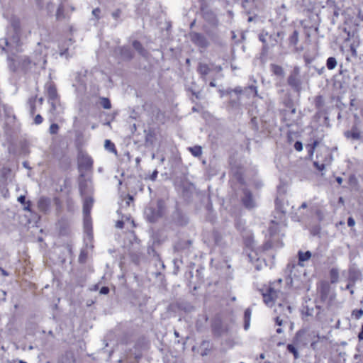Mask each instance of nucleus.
I'll return each instance as SVG.
<instances>
[{"instance_id": "nucleus-55", "label": "nucleus", "mask_w": 363, "mask_h": 363, "mask_svg": "<svg viewBox=\"0 0 363 363\" xmlns=\"http://www.w3.org/2000/svg\"><path fill=\"white\" fill-rule=\"evenodd\" d=\"M268 50H269V46H268V44H264L262 45V55H265L267 54L268 52Z\"/></svg>"}, {"instance_id": "nucleus-25", "label": "nucleus", "mask_w": 363, "mask_h": 363, "mask_svg": "<svg viewBox=\"0 0 363 363\" xmlns=\"http://www.w3.org/2000/svg\"><path fill=\"white\" fill-rule=\"evenodd\" d=\"M58 363H76V359L72 352H66L62 354Z\"/></svg>"}, {"instance_id": "nucleus-36", "label": "nucleus", "mask_w": 363, "mask_h": 363, "mask_svg": "<svg viewBox=\"0 0 363 363\" xmlns=\"http://www.w3.org/2000/svg\"><path fill=\"white\" fill-rule=\"evenodd\" d=\"M188 150L194 157H199L202 154V147L199 145L189 147Z\"/></svg>"}, {"instance_id": "nucleus-7", "label": "nucleus", "mask_w": 363, "mask_h": 363, "mask_svg": "<svg viewBox=\"0 0 363 363\" xmlns=\"http://www.w3.org/2000/svg\"><path fill=\"white\" fill-rule=\"evenodd\" d=\"M202 18L211 27H218L219 21L216 13L208 9V5L206 6L204 9H200Z\"/></svg>"}, {"instance_id": "nucleus-41", "label": "nucleus", "mask_w": 363, "mask_h": 363, "mask_svg": "<svg viewBox=\"0 0 363 363\" xmlns=\"http://www.w3.org/2000/svg\"><path fill=\"white\" fill-rule=\"evenodd\" d=\"M286 348L289 352L294 354V359H297L299 358V353L293 344H288Z\"/></svg>"}, {"instance_id": "nucleus-52", "label": "nucleus", "mask_w": 363, "mask_h": 363, "mask_svg": "<svg viewBox=\"0 0 363 363\" xmlns=\"http://www.w3.org/2000/svg\"><path fill=\"white\" fill-rule=\"evenodd\" d=\"M188 91L191 93V94L195 96L196 99H201V92L200 91H195L191 88H188Z\"/></svg>"}, {"instance_id": "nucleus-8", "label": "nucleus", "mask_w": 363, "mask_h": 363, "mask_svg": "<svg viewBox=\"0 0 363 363\" xmlns=\"http://www.w3.org/2000/svg\"><path fill=\"white\" fill-rule=\"evenodd\" d=\"M5 133L6 136H13L18 133L20 125L16 121V116H8L5 123Z\"/></svg>"}, {"instance_id": "nucleus-1", "label": "nucleus", "mask_w": 363, "mask_h": 363, "mask_svg": "<svg viewBox=\"0 0 363 363\" xmlns=\"http://www.w3.org/2000/svg\"><path fill=\"white\" fill-rule=\"evenodd\" d=\"M347 40L350 42V50L351 55L347 56L346 59L352 63L350 74L354 81L353 86L356 87L360 85L363 80L362 74L363 65L361 57L357 55V48L361 44V38L357 28H349Z\"/></svg>"}, {"instance_id": "nucleus-46", "label": "nucleus", "mask_w": 363, "mask_h": 363, "mask_svg": "<svg viewBox=\"0 0 363 363\" xmlns=\"http://www.w3.org/2000/svg\"><path fill=\"white\" fill-rule=\"evenodd\" d=\"M156 119L161 123H164V114L160 111L157 110L156 113Z\"/></svg>"}, {"instance_id": "nucleus-62", "label": "nucleus", "mask_w": 363, "mask_h": 363, "mask_svg": "<svg viewBox=\"0 0 363 363\" xmlns=\"http://www.w3.org/2000/svg\"><path fill=\"white\" fill-rule=\"evenodd\" d=\"M17 200L21 204L26 203V196L23 195H21Z\"/></svg>"}, {"instance_id": "nucleus-23", "label": "nucleus", "mask_w": 363, "mask_h": 363, "mask_svg": "<svg viewBox=\"0 0 363 363\" xmlns=\"http://www.w3.org/2000/svg\"><path fill=\"white\" fill-rule=\"evenodd\" d=\"M326 6L330 13H333L336 18L339 16L340 7L337 6L335 0H326Z\"/></svg>"}, {"instance_id": "nucleus-21", "label": "nucleus", "mask_w": 363, "mask_h": 363, "mask_svg": "<svg viewBox=\"0 0 363 363\" xmlns=\"http://www.w3.org/2000/svg\"><path fill=\"white\" fill-rule=\"evenodd\" d=\"M51 206V200L49 198L40 197L38 201V208L39 211L44 213L50 211Z\"/></svg>"}, {"instance_id": "nucleus-45", "label": "nucleus", "mask_w": 363, "mask_h": 363, "mask_svg": "<svg viewBox=\"0 0 363 363\" xmlns=\"http://www.w3.org/2000/svg\"><path fill=\"white\" fill-rule=\"evenodd\" d=\"M59 130V125L57 123H52L49 128V133L51 135H55L57 133Z\"/></svg>"}, {"instance_id": "nucleus-53", "label": "nucleus", "mask_w": 363, "mask_h": 363, "mask_svg": "<svg viewBox=\"0 0 363 363\" xmlns=\"http://www.w3.org/2000/svg\"><path fill=\"white\" fill-rule=\"evenodd\" d=\"M294 146L295 150L298 151V152H300V151H301L303 150V144L300 141L295 142Z\"/></svg>"}, {"instance_id": "nucleus-42", "label": "nucleus", "mask_w": 363, "mask_h": 363, "mask_svg": "<svg viewBox=\"0 0 363 363\" xmlns=\"http://www.w3.org/2000/svg\"><path fill=\"white\" fill-rule=\"evenodd\" d=\"M249 125L254 130H258V122L257 117L254 116L251 118Z\"/></svg>"}, {"instance_id": "nucleus-48", "label": "nucleus", "mask_w": 363, "mask_h": 363, "mask_svg": "<svg viewBox=\"0 0 363 363\" xmlns=\"http://www.w3.org/2000/svg\"><path fill=\"white\" fill-rule=\"evenodd\" d=\"M236 228L240 232H245V223H242V220H238L236 222Z\"/></svg>"}, {"instance_id": "nucleus-35", "label": "nucleus", "mask_w": 363, "mask_h": 363, "mask_svg": "<svg viewBox=\"0 0 363 363\" xmlns=\"http://www.w3.org/2000/svg\"><path fill=\"white\" fill-rule=\"evenodd\" d=\"M298 31L294 30L291 35L289 37V43L291 45H296L298 42Z\"/></svg>"}, {"instance_id": "nucleus-33", "label": "nucleus", "mask_w": 363, "mask_h": 363, "mask_svg": "<svg viewBox=\"0 0 363 363\" xmlns=\"http://www.w3.org/2000/svg\"><path fill=\"white\" fill-rule=\"evenodd\" d=\"M11 31H15L21 33V22L18 18H12L11 21Z\"/></svg>"}, {"instance_id": "nucleus-59", "label": "nucleus", "mask_w": 363, "mask_h": 363, "mask_svg": "<svg viewBox=\"0 0 363 363\" xmlns=\"http://www.w3.org/2000/svg\"><path fill=\"white\" fill-rule=\"evenodd\" d=\"M111 15L113 18L118 19L121 15V11L117 9L116 11H113Z\"/></svg>"}, {"instance_id": "nucleus-37", "label": "nucleus", "mask_w": 363, "mask_h": 363, "mask_svg": "<svg viewBox=\"0 0 363 363\" xmlns=\"http://www.w3.org/2000/svg\"><path fill=\"white\" fill-rule=\"evenodd\" d=\"M104 147L108 152H113V153L116 155L117 151H116V149L115 147V145L110 140H105Z\"/></svg>"}, {"instance_id": "nucleus-43", "label": "nucleus", "mask_w": 363, "mask_h": 363, "mask_svg": "<svg viewBox=\"0 0 363 363\" xmlns=\"http://www.w3.org/2000/svg\"><path fill=\"white\" fill-rule=\"evenodd\" d=\"M363 315V309L354 310L352 313V318L359 320Z\"/></svg>"}, {"instance_id": "nucleus-40", "label": "nucleus", "mask_w": 363, "mask_h": 363, "mask_svg": "<svg viewBox=\"0 0 363 363\" xmlns=\"http://www.w3.org/2000/svg\"><path fill=\"white\" fill-rule=\"evenodd\" d=\"M235 88H228L226 89H220L219 93L220 95V97H223L225 96H228L229 97H231V96L234 94H235Z\"/></svg>"}, {"instance_id": "nucleus-19", "label": "nucleus", "mask_w": 363, "mask_h": 363, "mask_svg": "<svg viewBox=\"0 0 363 363\" xmlns=\"http://www.w3.org/2000/svg\"><path fill=\"white\" fill-rule=\"evenodd\" d=\"M333 161V156L331 152L328 150L326 151V155L323 160H317L313 162L314 167L319 171L325 169V167L330 165Z\"/></svg>"}, {"instance_id": "nucleus-58", "label": "nucleus", "mask_w": 363, "mask_h": 363, "mask_svg": "<svg viewBox=\"0 0 363 363\" xmlns=\"http://www.w3.org/2000/svg\"><path fill=\"white\" fill-rule=\"evenodd\" d=\"M108 292H109V289L107 286L101 287V289H100V291H99V293L101 294H104V295L108 294Z\"/></svg>"}, {"instance_id": "nucleus-38", "label": "nucleus", "mask_w": 363, "mask_h": 363, "mask_svg": "<svg viewBox=\"0 0 363 363\" xmlns=\"http://www.w3.org/2000/svg\"><path fill=\"white\" fill-rule=\"evenodd\" d=\"M337 64V60L334 57H330L326 60V67L330 70L335 69Z\"/></svg>"}, {"instance_id": "nucleus-18", "label": "nucleus", "mask_w": 363, "mask_h": 363, "mask_svg": "<svg viewBox=\"0 0 363 363\" xmlns=\"http://www.w3.org/2000/svg\"><path fill=\"white\" fill-rule=\"evenodd\" d=\"M45 88L48 101L60 98V95L57 93V87L54 82H50L47 83L45 84Z\"/></svg>"}, {"instance_id": "nucleus-29", "label": "nucleus", "mask_w": 363, "mask_h": 363, "mask_svg": "<svg viewBox=\"0 0 363 363\" xmlns=\"http://www.w3.org/2000/svg\"><path fill=\"white\" fill-rule=\"evenodd\" d=\"M93 202L94 201L91 197H87L85 199L83 204V213L84 216H88L90 214Z\"/></svg>"}, {"instance_id": "nucleus-12", "label": "nucleus", "mask_w": 363, "mask_h": 363, "mask_svg": "<svg viewBox=\"0 0 363 363\" xmlns=\"http://www.w3.org/2000/svg\"><path fill=\"white\" fill-rule=\"evenodd\" d=\"M314 106L317 109V114L320 116H323L324 118L326 120L328 117L325 116V103L324 97L322 95H318L314 99Z\"/></svg>"}, {"instance_id": "nucleus-9", "label": "nucleus", "mask_w": 363, "mask_h": 363, "mask_svg": "<svg viewBox=\"0 0 363 363\" xmlns=\"http://www.w3.org/2000/svg\"><path fill=\"white\" fill-rule=\"evenodd\" d=\"M79 169L89 170L92 167V159L84 152L80 150L77 157Z\"/></svg>"}, {"instance_id": "nucleus-56", "label": "nucleus", "mask_w": 363, "mask_h": 363, "mask_svg": "<svg viewBox=\"0 0 363 363\" xmlns=\"http://www.w3.org/2000/svg\"><path fill=\"white\" fill-rule=\"evenodd\" d=\"M200 3V8L199 9L203 10L206 6H208V0H198Z\"/></svg>"}, {"instance_id": "nucleus-22", "label": "nucleus", "mask_w": 363, "mask_h": 363, "mask_svg": "<svg viewBox=\"0 0 363 363\" xmlns=\"http://www.w3.org/2000/svg\"><path fill=\"white\" fill-rule=\"evenodd\" d=\"M198 73L201 75V77L206 81V76L211 71L209 66L206 63L199 62L196 69Z\"/></svg>"}, {"instance_id": "nucleus-30", "label": "nucleus", "mask_w": 363, "mask_h": 363, "mask_svg": "<svg viewBox=\"0 0 363 363\" xmlns=\"http://www.w3.org/2000/svg\"><path fill=\"white\" fill-rule=\"evenodd\" d=\"M37 100V96H31L28 99L27 104L29 108V112L30 115H34L36 111L35 102Z\"/></svg>"}, {"instance_id": "nucleus-6", "label": "nucleus", "mask_w": 363, "mask_h": 363, "mask_svg": "<svg viewBox=\"0 0 363 363\" xmlns=\"http://www.w3.org/2000/svg\"><path fill=\"white\" fill-rule=\"evenodd\" d=\"M235 95L245 96L247 99L257 96V86L255 84H250L244 87L238 86L235 88Z\"/></svg>"}, {"instance_id": "nucleus-57", "label": "nucleus", "mask_w": 363, "mask_h": 363, "mask_svg": "<svg viewBox=\"0 0 363 363\" xmlns=\"http://www.w3.org/2000/svg\"><path fill=\"white\" fill-rule=\"evenodd\" d=\"M303 60H304L306 65H307L311 64L313 61L312 58H311L308 55H303Z\"/></svg>"}, {"instance_id": "nucleus-24", "label": "nucleus", "mask_w": 363, "mask_h": 363, "mask_svg": "<svg viewBox=\"0 0 363 363\" xmlns=\"http://www.w3.org/2000/svg\"><path fill=\"white\" fill-rule=\"evenodd\" d=\"M132 45L133 48L138 52L140 55H141L143 57H147L148 55V52L146 49L143 47L142 43L138 40H135L133 41Z\"/></svg>"}, {"instance_id": "nucleus-28", "label": "nucleus", "mask_w": 363, "mask_h": 363, "mask_svg": "<svg viewBox=\"0 0 363 363\" xmlns=\"http://www.w3.org/2000/svg\"><path fill=\"white\" fill-rule=\"evenodd\" d=\"M269 68L273 74L281 78L284 77L285 72L281 66L276 64H271Z\"/></svg>"}, {"instance_id": "nucleus-5", "label": "nucleus", "mask_w": 363, "mask_h": 363, "mask_svg": "<svg viewBox=\"0 0 363 363\" xmlns=\"http://www.w3.org/2000/svg\"><path fill=\"white\" fill-rule=\"evenodd\" d=\"M189 36L191 43L199 48L206 49L210 45L208 40L201 33L191 31L189 32Z\"/></svg>"}, {"instance_id": "nucleus-63", "label": "nucleus", "mask_w": 363, "mask_h": 363, "mask_svg": "<svg viewBox=\"0 0 363 363\" xmlns=\"http://www.w3.org/2000/svg\"><path fill=\"white\" fill-rule=\"evenodd\" d=\"M284 311V314L286 315L287 313H291V307L289 305H286L284 308H283Z\"/></svg>"}, {"instance_id": "nucleus-11", "label": "nucleus", "mask_w": 363, "mask_h": 363, "mask_svg": "<svg viewBox=\"0 0 363 363\" xmlns=\"http://www.w3.org/2000/svg\"><path fill=\"white\" fill-rule=\"evenodd\" d=\"M288 85L296 92L298 95L302 91V81L300 77H295L289 75L287 78Z\"/></svg>"}, {"instance_id": "nucleus-27", "label": "nucleus", "mask_w": 363, "mask_h": 363, "mask_svg": "<svg viewBox=\"0 0 363 363\" xmlns=\"http://www.w3.org/2000/svg\"><path fill=\"white\" fill-rule=\"evenodd\" d=\"M312 257V254L310 251L302 252L299 250L298 252V265L303 267V262L309 260Z\"/></svg>"}, {"instance_id": "nucleus-39", "label": "nucleus", "mask_w": 363, "mask_h": 363, "mask_svg": "<svg viewBox=\"0 0 363 363\" xmlns=\"http://www.w3.org/2000/svg\"><path fill=\"white\" fill-rule=\"evenodd\" d=\"M100 105L105 109H110L111 108V103L108 98L100 97Z\"/></svg>"}, {"instance_id": "nucleus-14", "label": "nucleus", "mask_w": 363, "mask_h": 363, "mask_svg": "<svg viewBox=\"0 0 363 363\" xmlns=\"http://www.w3.org/2000/svg\"><path fill=\"white\" fill-rule=\"evenodd\" d=\"M21 33L9 30L5 37L10 41V44H11V45L15 46V48L18 50L22 44L21 40Z\"/></svg>"}, {"instance_id": "nucleus-3", "label": "nucleus", "mask_w": 363, "mask_h": 363, "mask_svg": "<svg viewBox=\"0 0 363 363\" xmlns=\"http://www.w3.org/2000/svg\"><path fill=\"white\" fill-rule=\"evenodd\" d=\"M281 293L274 289L272 286H269L266 291H262V296L265 304L269 307H272L277 302L279 295Z\"/></svg>"}, {"instance_id": "nucleus-60", "label": "nucleus", "mask_w": 363, "mask_h": 363, "mask_svg": "<svg viewBox=\"0 0 363 363\" xmlns=\"http://www.w3.org/2000/svg\"><path fill=\"white\" fill-rule=\"evenodd\" d=\"M157 174H158V171L157 169H155L152 173V174L150 175V179L152 180V181H155L156 179V178L157 177Z\"/></svg>"}, {"instance_id": "nucleus-54", "label": "nucleus", "mask_w": 363, "mask_h": 363, "mask_svg": "<svg viewBox=\"0 0 363 363\" xmlns=\"http://www.w3.org/2000/svg\"><path fill=\"white\" fill-rule=\"evenodd\" d=\"M43 118L40 114H38L34 118V123L38 125L40 124L43 122Z\"/></svg>"}, {"instance_id": "nucleus-4", "label": "nucleus", "mask_w": 363, "mask_h": 363, "mask_svg": "<svg viewBox=\"0 0 363 363\" xmlns=\"http://www.w3.org/2000/svg\"><path fill=\"white\" fill-rule=\"evenodd\" d=\"M203 30L213 43L218 46L223 45V39L218 27H208L207 26H203Z\"/></svg>"}, {"instance_id": "nucleus-64", "label": "nucleus", "mask_w": 363, "mask_h": 363, "mask_svg": "<svg viewBox=\"0 0 363 363\" xmlns=\"http://www.w3.org/2000/svg\"><path fill=\"white\" fill-rule=\"evenodd\" d=\"M354 223H355L354 220L352 217H350L347 219V225L349 226H353L354 225Z\"/></svg>"}, {"instance_id": "nucleus-50", "label": "nucleus", "mask_w": 363, "mask_h": 363, "mask_svg": "<svg viewBox=\"0 0 363 363\" xmlns=\"http://www.w3.org/2000/svg\"><path fill=\"white\" fill-rule=\"evenodd\" d=\"M267 33H261L259 34V40L262 43V44H267L266 37L267 36Z\"/></svg>"}, {"instance_id": "nucleus-51", "label": "nucleus", "mask_w": 363, "mask_h": 363, "mask_svg": "<svg viewBox=\"0 0 363 363\" xmlns=\"http://www.w3.org/2000/svg\"><path fill=\"white\" fill-rule=\"evenodd\" d=\"M100 13H101V9L99 8H96L94 9L93 11H92V15L97 19H100L101 16H100Z\"/></svg>"}, {"instance_id": "nucleus-44", "label": "nucleus", "mask_w": 363, "mask_h": 363, "mask_svg": "<svg viewBox=\"0 0 363 363\" xmlns=\"http://www.w3.org/2000/svg\"><path fill=\"white\" fill-rule=\"evenodd\" d=\"M360 134H361V133L359 131L357 130L356 127L354 126L352 128L351 133H350L349 131L345 132V136H352V137L360 136Z\"/></svg>"}, {"instance_id": "nucleus-47", "label": "nucleus", "mask_w": 363, "mask_h": 363, "mask_svg": "<svg viewBox=\"0 0 363 363\" xmlns=\"http://www.w3.org/2000/svg\"><path fill=\"white\" fill-rule=\"evenodd\" d=\"M301 69L298 66H295L291 72V76L300 77Z\"/></svg>"}, {"instance_id": "nucleus-49", "label": "nucleus", "mask_w": 363, "mask_h": 363, "mask_svg": "<svg viewBox=\"0 0 363 363\" xmlns=\"http://www.w3.org/2000/svg\"><path fill=\"white\" fill-rule=\"evenodd\" d=\"M316 145H317V142L315 141V142H313V143L312 145H308L306 146V148L308 149V152L310 155H312L313 154L314 148Z\"/></svg>"}, {"instance_id": "nucleus-17", "label": "nucleus", "mask_w": 363, "mask_h": 363, "mask_svg": "<svg viewBox=\"0 0 363 363\" xmlns=\"http://www.w3.org/2000/svg\"><path fill=\"white\" fill-rule=\"evenodd\" d=\"M0 49L2 52L9 55L15 54V52H18V49H16L15 46L10 44V41L7 38H3L0 39Z\"/></svg>"}, {"instance_id": "nucleus-26", "label": "nucleus", "mask_w": 363, "mask_h": 363, "mask_svg": "<svg viewBox=\"0 0 363 363\" xmlns=\"http://www.w3.org/2000/svg\"><path fill=\"white\" fill-rule=\"evenodd\" d=\"M296 108L294 106L291 108H286L283 110H281V113L282 114L284 120L293 121V116L296 113Z\"/></svg>"}, {"instance_id": "nucleus-2", "label": "nucleus", "mask_w": 363, "mask_h": 363, "mask_svg": "<svg viewBox=\"0 0 363 363\" xmlns=\"http://www.w3.org/2000/svg\"><path fill=\"white\" fill-rule=\"evenodd\" d=\"M39 63L40 60L32 59L27 55L12 54L7 56L8 67L13 73L28 74Z\"/></svg>"}, {"instance_id": "nucleus-16", "label": "nucleus", "mask_w": 363, "mask_h": 363, "mask_svg": "<svg viewBox=\"0 0 363 363\" xmlns=\"http://www.w3.org/2000/svg\"><path fill=\"white\" fill-rule=\"evenodd\" d=\"M281 94L280 100L281 103L285 106V108H291L294 104L292 99L291 93L289 90L281 89L279 91Z\"/></svg>"}, {"instance_id": "nucleus-32", "label": "nucleus", "mask_w": 363, "mask_h": 363, "mask_svg": "<svg viewBox=\"0 0 363 363\" xmlns=\"http://www.w3.org/2000/svg\"><path fill=\"white\" fill-rule=\"evenodd\" d=\"M251 315H252L251 309L247 308L244 313V320H245L244 329L245 330H248V328H250Z\"/></svg>"}, {"instance_id": "nucleus-31", "label": "nucleus", "mask_w": 363, "mask_h": 363, "mask_svg": "<svg viewBox=\"0 0 363 363\" xmlns=\"http://www.w3.org/2000/svg\"><path fill=\"white\" fill-rule=\"evenodd\" d=\"M305 335V331L303 330H300L296 332L293 342L294 345H298L300 344H306L302 340L303 335Z\"/></svg>"}, {"instance_id": "nucleus-61", "label": "nucleus", "mask_w": 363, "mask_h": 363, "mask_svg": "<svg viewBox=\"0 0 363 363\" xmlns=\"http://www.w3.org/2000/svg\"><path fill=\"white\" fill-rule=\"evenodd\" d=\"M89 220H90L89 215L88 216H84V226L86 228H87L89 225Z\"/></svg>"}, {"instance_id": "nucleus-20", "label": "nucleus", "mask_w": 363, "mask_h": 363, "mask_svg": "<svg viewBox=\"0 0 363 363\" xmlns=\"http://www.w3.org/2000/svg\"><path fill=\"white\" fill-rule=\"evenodd\" d=\"M50 104V112L55 116H59L63 113L64 107L60 101V98L49 101Z\"/></svg>"}, {"instance_id": "nucleus-13", "label": "nucleus", "mask_w": 363, "mask_h": 363, "mask_svg": "<svg viewBox=\"0 0 363 363\" xmlns=\"http://www.w3.org/2000/svg\"><path fill=\"white\" fill-rule=\"evenodd\" d=\"M242 202L246 208L252 209L255 207L256 203L250 191L247 189L243 190V197Z\"/></svg>"}, {"instance_id": "nucleus-34", "label": "nucleus", "mask_w": 363, "mask_h": 363, "mask_svg": "<svg viewBox=\"0 0 363 363\" xmlns=\"http://www.w3.org/2000/svg\"><path fill=\"white\" fill-rule=\"evenodd\" d=\"M242 237L245 240V245L247 247L252 248L254 247V245H253L254 240H253V238L252 236V233L250 231L246 232L245 234L242 235Z\"/></svg>"}, {"instance_id": "nucleus-15", "label": "nucleus", "mask_w": 363, "mask_h": 363, "mask_svg": "<svg viewBox=\"0 0 363 363\" xmlns=\"http://www.w3.org/2000/svg\"><path fill=\"white\" fill-rule=\"evenodd\" d=\"M241 108L240 96L233 94L229 97V101L227 104V109L229 111L239 112Z\"/></svg>"}, {"instance_id": "nucleus-10", "label": "nucleus", "mask_w": 363, "mask_h": 363, "mask_svg": "<svg viewBox=\"0 0 363 363\" xmlns=\"http://www.w3.org/2000/svg\"><path fill=\"white\" fill-rule=\"evenodd\" d=\"M115 53L124 61H130L134 57V52L129 45L118 46L115 48Z\"/></svg>"}]
</instances>
